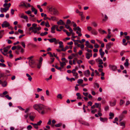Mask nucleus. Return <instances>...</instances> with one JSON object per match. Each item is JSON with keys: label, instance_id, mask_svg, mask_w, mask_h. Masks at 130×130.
Masks as SVG:
<instances>
[{"label": "nucleus", "instance_id": "obj_40", "mask_svg": "<svg viewBox=\"0 0 130 130\" xmlns=\"http://www.w3.org/2000/svg\"><path fill=\"white\" fill-rule=\"evenodd\" d=\"M45 26L46 27H50V26L47 21V22L45 23Z\"/></svg>", "mask_w": 130, "mask_h": 130}, {"label": "nucleus", "instance_id": "obj_6", "mask_svg": "<svg viewBox=\"0 0 130 130\" xmlns=\"http://www.w3.org/2000/svg\"><path fill=\"white\" fill-rule=\"evenodd\" d=\"M48 40L50 43H52L54 42L56 44H57V41L55 38H52L51 39H47Z\"/></svg>", "mask_w": 130, "mask_h": 130}, {"label": "nucleus", "instance_id": "obj_36", "mask_svg": "<svg viewBox=\"0 0 130 130\" xmlns=\"http://www.w3.org/2000/svg\"><path fill=\"white\" fill-rule=\"evenodd\" d=\"M32 126L30 125H29L27 127V129L28 130H30L32 128Z\"/></svg>", "mask_w": 130, "mask_h": 130}, {"label": "nucleus", "instance_id": "obj_31", "mask_svg": "<svg viewBox=\"0 0 130 130\" xmlns=\"http://www.w3.org/2000/svg\"><path fill=\"white\" fill-rule=\"evenodd\" d=\"M41 27H35V28H34V29L35 30H37V31H39L41 29Z\"/></svg>", "mask_w": 130, "mask_h": 130}, {"label": "nucleus", "instance_id": "obj_51", "mask_svg": "<svg viewBox=\"0 0 130 130\" xmlns=\"http://www.w3.org/2000/svg\"><path fill=\"white\" fill-rule=\"evenodd\" d=\"M76 29L77 30L80 32H81V29L79 26H77L76 27Z\"/></svg>", "mask_w": 130, "mask_h": 130}, {"label": "nucleus", "instance_id": "obj_14", "mask_svg": "<svg viewBox=\"0 0 130 130\" xmlns=\"http://www.w3.org/2000/svg\"><path fill=\"white\" fill-rule=\"evenodd\" d=\"M75 69H73L72 71V73L73 74V75L76 76L75 78H77L78 77L77 76V75H78L77 73L76 72Z\"/></svg>", "mask_w": 130, "mask_h": 130}, {"label": "nucleus", "instance_id": "obj_64", "mask_svg": "<svg viewBox=\"0 0 130 130\" xmlns=\"http://www.w3.org/2000/svg\"><path fill=\"white\" fill-rule=\"evenodd\" d=\"M25 13L28 14H30L31 13V12L29 10L25 11Z\"/></svg>", "mask_w": 130, "mask_h": 130}, {"label": "nucleus", "instance_id": "obj_25", "mask_svg": "<svg viewBox=\"0 0 130 130\" xmlns=\"http://www.w3.org/2000/svg\"><path fill=\"white\" fill-rule=\"evenodd\" d=\"M26 75L27 77H28V79L30 81H31V80L32 79V78L31 77L30 75L28 73L26 74Z\"/></svg>", "mask_w": 130, "mask_h": 130}, {"label": "nucleus", "instance_id": "obj_48", "mask_svg": "<svg viewBox=\"0 0 130 130\" xmlns=\"http://www.w3.org/2000/svg\"><path fill=\"white\" fill-rule=\"evenodd\" d=\"M85 45L87 47H88V46L89 45V43L88 41H86V44H85Z\"/></svg>", "mask_w": 130, "mask_h": 130}, {"label": "nucleus", "instance_id": "obj_33", "mask_svg": "<svg viewBox=\"0 0 130 130\" xmlns=\"http://www.w3.org/2000/svg\"><path fill=\"white\" fill-rule=\"evenodd\" d=\"M98 62H99V64H103V60L102 59H100L98 60Z\"/></svg>", "mask_w": 130, "mask_h": 130}, {"label": "nucleus", "instance_id": "obj_10", "mask_svg": "<svg viewBox=\"0 0 130 130\" xmlns=\"http://www.w3.org/2000/svg\"><path fill=\"white\" fill-rule=\"evenodd\" d=\"M17 50H19L22 53H23L24 51V50L21 46L19 45L17 46Z\"/></svg>", "mask_w": 130, "mask_h": 130}, {"label": "nucleus", "instance_id": "obj_5", "mask_svg": "<svg viewBox=\"0 0 130 130\" xmlns=\"http://www.w3.org/2000/svg\"><path fill=\"white\" fill-rule=\"evenodd\" d=\"M10 26V24L8 22L6 21H5L3 23L2 25V27H7Z\"/></svg>", "mask_w": 130, "mask_h": 130}, {"label": "nucleus", "instance_id": "obj_17", "mask_svg": "<svg viewBox=\"0 0 130 130\" xmlns=\"http://www.w3.org/2000/svg\"><path fill=\"white\" fill-rule=\"evenodd\" d=\"M34 63H35V62L34 60H29V65L31 67H33L32 66V65L34 64Z\"/></svg>", "mask_w": 130, "mask_h": 130}, {"label": "nucleus", "instance_id": "obj_1", "mask_svg": "<svg viewBox=\"0 0 130 130\" xmlns=\"http://www.w3.org/2000/svg\"><path fill=\"white\" fill-rule=\"evenodd\" d=\"M33 107L34 109L37 110L42 115L44 114L46 112V107L41 104H35L33 106Z\"/></svg>", "mask_w": 130, "mask_h": 130}, {"label": "nucleus", "instance_id": "obj_22", "mask_svg": "<svg viewBox=\"0 0 130 130\" xmlns=\"http://www.w3.org/2000/svg\"><path fill=\"white\" fill-rule=\"evenodd\" d=\"M98 30L100 33L101 34H103L104 33H107L106 32L105 30H102L101 28L99 29Z\"/></svg>", "mask_w": 130, "mask_h": 130}, {"label": "nucleus", "instance_id": "obj_49", "mask_svg": "<svg viewBox=\"0 0 130 130\" xmlns=\"http://www.w3.org/2000/svg\"><path fill=\"white\" fill-rule=\"evenodd\" d=\"M21 44L22 46L24 48H25V43L24 42H22L21 43Z\"/></svg>", "mask_w": 130, "mask_h": 130}, {"label": "nucleus", "instance_id": "obj_44", "mask_svg": "<svg viewBox=\"0 0 130 130\" xmlns=\"http://www.w3.org/2000/svg\"><path fill=\"white\" fill-rule=\"evenodd\" d=\"M62 125L61 123H60L55 125V126L56 127H58Z\"/></svg>", "mask_w": 130, "mask_h": 130}, {"label": "nucleus", "instance_id": "obj_47", "mask_svg": "<svg viewBox=\"0 0 130 130\" xmlns=\"http://www.w3.org/2000/svg\"><path fill=\"white\" fill-rule=\"evenodd\" d=\"M24 116L25 117V119H26L28 117V116H29V114L27 113L26 115H24Z\"/></svg>", "mask_w": 130, "mask_h": 130}, {"label": "nucleus", "instance_id": "obj_12", "mask_svg": "<svg viewBox=\"0 0 130 130\" xmlns=\"http://www.w3.org/2000/svg\"><path fill=\"white\" fill-rule=\"evenodd\" d=\"M57 24L59 25H64L65 23L61 20H60L57 23Z\"/></svg>", "mask_w": 130, "mask_h": 130}, {"label": "nucleus", "instance_id": "obj_32", "mask_svg": "<svg viewBox=\"0 0 130 130\" xmlns=\"http://www.w3.org/2000/svg\"><path fill=\"white\" fill-rule=\"evenodd\" d=\"M86 57L88 59H89L90 58V56L89 55V53H86Z\"/></svg>", "mask_w": 130, "mask_h": 130}, {"label": "nucleus", "instance_id": "obj_16", "mask_svg": "<svg viewBox=\"0 0 130 130\" xmlns=\"http://www.w3.org/2000/svg\"><path fill=\"white\" fill-rule=\"evenodd\" d=\"M56 26L55 25H54L51 28V32L52 33L54 34L55 33V30Z\"/></svg>", "mask_w": 130, "mask_h": 130}, {"label": "nucleus", "instance_id": "obj_45", "mask_svg": "<svg viewBox=\"0 0 130 130\" xmlns=\"http://www.w3.org/2000/svg\"><path fill=\"white\" fill-rule=\"evenodd\" d=\"M71 23V21L70 20H69V19H68L67 20V22H66V24H68V25L69 24H70Z\"/></svg>", "mask_w": 130, "mask_h": 130}, {"label": "nucleus", "instance_id": "obj_2", "mask_svg": "<svg viewBox=\"0 0 130 130\" xmlns=\"http://www.w3.org/2000/svg\"><path fill=\"white\" fill-rule=\"evenodd\" d=\"M19 6L20 7L24 6L26 8L31 6L30 5L29 3H27L24 2H23L21 3L19 5Z\"/></svg>", "mask_w": 130, "mask_h": 130}, {"label": "nucleus", "instance_id": "obj_34", "mask_svg": "<svg viewBox=\"0 0 130 130\" xmlns=\"http://www.w3.org/2000/svg\"><path fill=\"white\" fill-rule=\"evenodd\" d=\"M87 29L89 31H91V30H92V28L90 26L87 27Z\"/></svg>", "mask_w": 130, "mask_h": 130}, {"label": "nucleus", "instance_id": "obj_21", "mask_svg": "<svg viewBox=\"0 0 130 130\" xmlns=\"http://www.w3.org/2000/svg\"><path fill=\"white\" fill-rule=\"evenodd\" d=\"M60 64L62 68H63L64 66L66 65V63L65 62L63 61L62 62H60Z\"/></svg>", "mask_w": 130, "mask_h": 130}, {"label": "nucleus", "instance_id": "obj_35", "mask_svg": "<svg viewBox=\"0 0 130 130\" xmlns=\"http://www.w3.org/2000/svg\"><path fill=\"white\" fill-rule=\"evenodd\" d=\"M120 125L121 126H124V127H125V123L123 122H121L120 123Z\"/></svg>", "mask_w": 130, "mask_h": 130}, {"label": "nucleus", "instance_id": "obj_63", "mask_svg": "<svg viewBox=\"0 0 130 130\" xmlns=\"http://www.w3.org/2000/svg\"><path fill=\"white\" fill-rule=\"evenodd\" d=\"M56 19V18L55 17H51V20L52 21H55Z\"/></svg>", "mask_w": 130, "mask_h": 130}, {"label": "nucleus", "instance_id": "obj_18", "mask_svg": "<svg viewBox=\"0 0 130 130\" xmlns=\"http://www.w3.org/2000/svg\"><path fill=\"white\" fill-rule=\"evenodd\" d=\"M76 95L77 96V99H81L82 98V96L79 93H77L76 94Z\"/></svg>", "mask_w": 130, "mask_h": 130}, {"label": "nucleus", "instance_id": "obj_41", "mask_svg": "<svg viewBox=\"0 0 130 130\" xmlns=\"http://www.w3.org/2000/svg\"><path fill=\"white\" fill-rule=\"evenodd\" d=\"M55 67L56 69H58V70H60V71H61V69H62V68L61 67H58V66H57V65H55Z\"/></svg>", "mask_w": 130, "mask_h": 130}, {"label": "nucleus", "instance_id": "obj_43", "mask_svg": "<svg viewBox=\"0 0 130 130\" xmlns=\"http://www.w3.org/2000/svg\"><path fill=\"white\" fill-rule=\"evenodd\" d=\"M95 105L96 107L97 108H99L100 107V105H101L100 104H99V103H95Z\"/></svg>", "mask_w": 130, "mask_h": 130}, {"label": "nucleus", "instance_id": "obj_19", "mask_svg": "<svg viewBox=\"0 0 130 130\" xmlns=\"http://www.w3.org/2000/svg\"><path fill=\"white\" fill-rule=\"evenodd\" d=\"M116 100H114L113 102L111 101L110 102V105L111 106H113L115 105L116 104Z\"/></svg>", "mask_w": 130, "mask_h": 130}, {"label": "nucleus", "instance_id": "obj_56", "mask_svg": "<svg viewBox=\"0 0 130 130\" xmlns=\"http://www.w3.org/2000/svg\"><path fill=\"white\" fill-rule=\"evenodd\" d=\"M18 31L21 34H23V31L21 29H19L18 30Z\"/></svg>", "mask_w": 130, "mask_h": 130}, {"label": "nucleus", "instance_id": "obj_37", "mask_svg": "<svg viewBox=\"0 0 130 130\" xmlns=\"http://www.w3.org/2000/svg\"><path fill=\"white\" fill-rule=\"evenodd\" d=\"M5 97L9 100H10L11 99V97L9 96V95L8 94L5 95Z\"/></svg>", "mask_w": 130, "mask_h": 130}, {"label": "nucleus", "instance_id": "obj_13", "mask_svg": "<svg viewBox=\"0 0 130 130\" xmlns=\"http://www.w3.org/2000/svg\"><path fill=\"white\" fill-rule=\"evenodd\" d=\"M84 74L86 76H88L90 74V72L89 70H87L85 71L84 72Z\"/></svg>", "mask_w": 130, "mask_h": 130}, {"label": "nucleus", "instance_id": "obj_24", "mask_svg": "<svg viewBox=\"0 0 130 130\" xmlns=\"http://www.w3.org/2000/svg\"><path fill=\"white\" fill-rule=\"evenodd\" d=\"M100 121L103 122H104L105 121H106L107 120V118H102V117H100Z\"/></svg>", "mask_w": 130, "mask_h": 130}, {"label": "nucleus", "instance_id": "obj_61", "mask_svg": "<svg viewBox=\"0 0 130 130\" xmlns=\"http://www.w3.org/2000/svg\"><path fill=\"white\" fill-rule=\"evenodd\" d=\"M64 25L65 26L66 28H67V29H69L70 28V27L68 25L65 24V25Z\"/></svg>", "mask_w": 130, "mask_h": 130}, {"label": "nucleus", "instance_id": "obj_23", "mask_svg": "<svg viewBox=\"0 0 130 130\" xmlns=\"http://www.w3.org/2000/svg\"><path fill=\"white\" fill-rule=\"evenodd\" d=\"M128 59H127L125 60L126 62L124 63V65L125 66H128L129 65Z\"/></svg>", "mask_w": 130, "mask_h": 130}, {"label": "nucleus", "instance_id": "obj_57", "mask_svg": "<svg viewBox=\"0 0 130 130\" xmlns=\"http://www.w3.org/2000/svg\"><path fill=\"white\" fill-rule=\"evenodd\" d=\"M41 15L42 17H46L47 16V15L45 14H44L43 13H41Z\"/></svg>", "mask_w": 130, "mask_h": 130}, {"label": "nucleus", "instance_id": "obj_58", "mask_svg": "<svg viewBox=\"0 0 130 130\" xmlns=\"http://www.w3.org/2000/svg\"><path fill=\"white\" fill-rule=\"evenodd\" d=\"M38 125L37 124H35L34 125V127L36 128V129H37L38 128Z\"/></svg>", "mask_w": 130, "mask_h": 130}, {"label": "nucleus", "instance_id": "obj_3", "mask_svg": "<svg viewBox=\"0 0 130 130\" xmlns=\"http://www.w3.org/2000/svg\"><path fill=\"white\" fill-rule=\"evenodd\" d=\"M78 121L80 123L82 124V125H84L88 126H90L89 123L87 122L82 120H79Z\"/></svg>", "mask_w": 130, "mask_h": 130}, {"label": "nucleus", "instance_id": "obj_30", "mask_svg": "<svg viewBox=\"0 0 130 130\" xmlns=\"http://www.w3.org/2000/svg\"><path fill=\"white\" fill-rule=\"evenodd\" d=\"M83 80L82 79H79L77 81V83L79 84H82L83 83Z\"/></svg>", "mask_w": 130, "mask_h": 130}, {"label": "nucleus", "instance_id": "obj_52", "mask_svg": "<svg viewBox=\"0 0 130 130\" xmlns=\"http://www.w3.org/2000/svg\"><path fill=\"white\" fill-rule=\"evenodd\" d=\"M105 18L104 19H103V21H105L108 18V17L107 16L106 14L105 15V18Z\"/></svg>", "mask_w": 130, "mask_h": 130}, {"label": "nucleus", "instance_id": "obj_50", "mask_svg": "<svg viewBox=\"0 0 130 130\" xmlns=\"http://www.w3.org/2000/svg\"><path fill=\"white\" fill-rule=\"evenodd\" d=\"M0 66L5 67L6 66V65L4 63H0Z\"/></svg>", "mask_w": 130, "mask_h": 130}, {"label": "nucleus", "instance_id": "obj_20", "mask_svg": "<svg viewBox=\"0 0 130 130\" xmlns=\"http://www.w3.org/2000/svg\"><path fill=\"white\" fill-rule=\"evenodd\" d=\"M91 33L92 34L94 35H96L98 33L95 29H92L91 31Z\"/></svg>", "mask_w": 130, "mask_h": 130}, {"label": "nucleus", "instance_id": "obj_59", "mask_svg": "<svg viewBox=\"0 0 130 130\" xmlns=\"http://www.w3.org/2000/svg\"><path fill=\"white\" fill-rule=\"evenodd\" d=\"M47 53L50 55V57H53V55L52 54L51 52H48Z\"/></svg>", "mask_w": 130, "mask_h": 130}, {"label": "nucleus", "instance_id": "obj_4", "mask_svg": "<svg viewBox=\"0 0 130 130\" xmlns=\"http://www.w3.org/2000/svg\"><path fill=\"white\" fill-rule=\"evenodd\" d=\"M110 69L113 71H116L117 69V67L115 65L109 64V66Z\"/></svg>", "mask_w": 130, "mask_h": 130}, {"label": "nucleus", "instance_id": "obj_55", "mask_svg": "<svg viewBox=\"0 0 130 130\" xmlns=\"http://www.w3.org/2000/svg\"><path fill=\"white\" fill-rule=\"evenodd\" d=\"M4 49V53H7L8 51V50L7 49V48L5 47H4L3 48Z\"/></svg>", "mask_w": 130, "mask_h": 130}, {"label": "nucleus", "instance_id": "obj_8", "mask_svg": "<svg viewBox=\"0 0 130 130\" xmlns=\"http://www.w3.org/2000/svg\"><path fill=\"white\" fill-rule=\"evenodd\" d=\"M113 43H111L109 42L106 45V48L107 50H109L111 48V46H112L113 45Z\"/></svg>", "mask_w": 130, "mask_h": 130}, {"label": "nucleus", "instance_id": "obj_27", "mask_svg": "<svg viewBox=\"0 0 130 130\" xmlns=\"http://www.w3.org/2000/svg\"><path fill=\"white\" fill-rule=\"evenodd\" d=\"M89 63L92 65H93L95 63V61L93 60H90L89 61Z\"/></svg>", "mask_w": 130, "mask_h": 130}, {"label": "nucleus", "instance_id": "obj_42", "mask_svg": "<svg viewBox=\"0 0 130 130\" xmlns=\"http://www.w3.org/2000/svg\"><path fill=\"white\" fill-rule=\"evenodd\" d=\"M22 18H23L25 19H28V17L26 15H22L21 17Z\"/></svg>", "mask_w": 130, "mask_h": 130}, {"label": "nucleus", "instance_id": "obj_7", "mask_svg": "<svg viewBox=\"0 0 130 130\" xmlns=\"http://www.w3.org/2000/svg\"><path fill=\"white\" fill-rule=\"evenodd\" d=\"M34 113L31 112L29 114V118L32 121H34L35 116L34 115Z\"/></svg>", "mask_w": 130, "mask_h": 130}, {"label": "nucleus", "instance_id": "obj_11", "mask_svg": "<svg viewBox=\"0 0 130 130\" xmlns=\"http://www.w3.org/2000/svg\"><path fill=\"white\" fill-rule=\"evenodd\" d=\"M99 52L100 53V55H101V57L102 58L105 54V53L103 51V50L102 48H101Z\"/></svg>", "mask_w": 130, "mask_h": 130}, {"label": "nucleus", "instance_id": "obj_60", "mask_svg": "<svg viewBox=\"0 0 130 130\" xmlns=\"http://www.w3.org/2000/svg\"><path fill=\"white\" fill-rule=\"evenodd\" d=\"M83 94L85 96H87L88 95V92H83Z\"/></svg>", "mask_w": 130, "mask_h": 130}, {"label": "nucleus", "instance_id": "obj_46", "mask_svg": "<svg viewBox=\"0 0 130 130\" xmlns=\"http://www.w3.org/2000/svg\"><path fill=\"white\" fill-rule=\"evenodd\" d=\"M97 111V110L96 109H94L93 110H92L91 111V112L94 114L95 112H96Z\"/></svg>", "mask_w": 130, "mask_h": 130}, {"label": "nucleus", "instance_id": "obj_28", "mask_svg": "<svg viewBox=\"0 0 130 130\" xmlns=\"http://www.w3.org/2000/svg\"><path fill=\"white\" fill-rule=\"evenodd\" d=\"M48 34L47 32L45 31L44 33H41L40 34V35L41 36H43L46 35Z\"/></svg>", "mask_w": 130, "mask_h": 130}, {"label": "nucleus", "instance_id": "obj_62", "mask_svg": "<svg viewBox=\"0 0 130 130\" xmlns=\"http://www.w3.org/2000/svg\"><path fill=\"white\" fill-rule=\"evenodd\" d=\"M109 109V107L108 106H106L105 107V110L106 111H107Z\"/></svg>", "mask_w": 130, "mask_h": 130}, {"label": "nucleus", "instance_id": "obj_26", "mask_svg": "<svg viewBox=\"0 0 130 130\" xmlns=\"http://www.w3.org/2000/svg\"><path fill=\"white\" fill-rule=\"evenodd\" d=\"M7 83L6 81H5L3 82H2V86L3 87H5L7 86Z\"/></svg>", "mask_w": 130, "mask_h": 130}, {"label": "nucleus", "instance_id": "obj_53", "mask_svg": "<svg viewBox=\"0 0 130 130\" xmlns=\"http://www.w3.org/2000/svg\"><path fill=\"white\" fill-rule=\"evenodd\" d=\"M18 107L19 108V109L21 111H24L25 110V109L23 108L22 107L20 106H18Z\"/></svg>", "mask_w": 130, "mask_h": 130}, {"label": "nucleus", "instance_id": "obj_29", "mask_svg": "<svg viewBox=\"0 0 130 130\" xmlns=\"http://www.w3.org/2000/svg\"><path fill=\"white\" fill-rule=\"evenodd\" d=\"M92 24L94 27H96L97 26V24L95 22H93L92 23Z\"/></svg>", "mask_w": 130, "mask_h": 130}, {"label": "nucleus", "instance_id": "obj_38", "mask_svg": "<svg viewBox=\"0 0 130 130\" xmlns=\"http://www.w3.org/2000/svg\"><path fill=\"white\" fill-rule=\"evenodd\" d=\"M57 97L58 98L61 99L62 98V95L60 94H58L57 95Z\"/></svg>", "mask_w": 130, "mask_h": 130}, {"label": "nucleus", "instance_id": "obj_15", "mask_svg": "<svg viewBox=\"0 0 130 130\" xmlns=\"http://www.w3.org/2000/svg\"><path fill=\"white\" fill-rule=\"evenodd\" d=\"M69 31L70 32V33L72 34V36L73 38H75L77 37V36H74V33L73 32V30L71 28H70L69 29Z\"/></svg>", "mask_w": 130, "mask_h": 130}, {"label": "nucleus", "instance_id": "obj_9", "mask_svg": "<svg viewBox=\"0 0 130 130\" xmlns=\"http://www.w3.org/2000/svg\"><path fill=\"white\" fill-rule=\"evenodd\" d=\"M0 9V11L2 13H3L4 12H6L7 11L9 10L8 8H7V7L4 8H1Z\"/></svg>", "mask_w": 130, "mask_h": 130}, {"label": "nucleus", "instance_id": "obj_39", "mask_svg": "<svg viewBox=\"0 0 130 130\" xmlns=\"http://www.w3.org/2000/svg\"><path fill=\"white\" fill-rule=\"evenodd\" d=\"M125 103V102L124 101L121 100H120V105H122L124 103Z\"/></svg>", "mask_w": 130, "mask_h": 130}, {"label": "nucleus", "instance_id": "obj_54", "mask_svg": "<svg viewBox=\"0 0 130 130\" xmlns=\"http://www.w3.org/2000/svg\"><path fill=\"white\" fill-rule=\"evenodd\" d=\"M33 32L34 34L37 33V34H40V32L37 31V30H33Z\"/></svg>", "mask_w": 130, "mask_h": 130}]
</instances>
